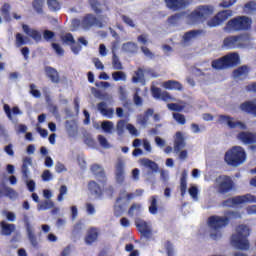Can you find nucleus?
<instances>
[{
	"label": "nucleus",
	"mask_w": 256,
	"mask_h": 256,
	"mask_svg": "<svg viewBox=\"0 0 256 256\" xmlns=\"http://www.w3.org/2000/svg\"><path fill=\"white\" fill-rule=\"evenodd\" d=\"M215 8L213 6H199L196 10L191 12L190 19L194 23H203L213 15Z\"/></svg>",
	"instance_id": "423d86ee"
},
{
	"label": "nucleus",
	"mask_w": 256,
	"mask_h": 256,
	"mask_svg": "<svg viewBox=\"0 0 256 256\" xmlns=\"http://www.w3.org/2000/svg\"><path fill=\"white\" fill-rule=\"evenodd\" d=\"M27 37L23 36L21 33L16 34V47H23V45H27Z\"/></svg>",
	"instance_id": "3c124183"
},
{
	"label": "nucleus",
	"mask_w": 256,
	"mask_h": 256,
	"mask_svg": "<svg viewBox=\"0 0 256 256\" xmlns=\"http://www.w3.org/2000/svg\"><path fill=\"white\" fill-rule=\"evenodd\" d=\"M224 161L230 167H239L243 165L244 161H247V153L241 146H233L224 155Z\"/></svg>",
	"instance_id": "7ed1b4c3"
},
{
	"label": "nucleus",
	"mask_w": 256,
	"mask_h": 256,
	"mask_svg": "<svg viewBox=\"0 0 256 256\" xmlns=\"http://www.w3.org/2000/svg\"><path fill=\"white\" fill-rule=\"evenodd\" d=\"M26 231L32 247H34V249H39V242L37 241V236L33 232V228L31 227V224L29 223L26 224Z\"/></svg>",
	"instance_id": "a878e982"
},
{
	"label": "nucleus",
	"mask_w": 256,
	"mask_h": 256,
	"mask_svg": "<svg viewBox=\"0 0 256 256\" xmlns=\"http://www.w3.org/2000/svg\"><path fill=\"white\" fill-rule=\"evenodd\" d=\"M88 189L92 195H95L98 198L103 197V189L95 181H90L88 183Z\"/></svg>",
	"instance_id": "bb28decb"
},
{
	"label": "nucleus",
	"mask_w": 256,
	"mask_h": 256,
	"mask_svg": "<svg viewBox=\"0 0 256 256\" xmlns=\"http://www.w3.org/2000/svg\"><path fill=\"white\" fill-rule=\"evenodd\" d=\"M245 203H256V196L251 194H245L242 196H235L222 201V207H237V205H243Z\"/></svg>",
	"instance_id": "0eeeda50"
},
{
	"label": "nucleus",
	"mask_w": 256,
	"mask_h": 256,
	"mask_svg": "<svg viewBox=\"0 0 256 256\" xmlns=\"http://www.w3.org/2000/svg\"><path fill=\"white\" fill-rule=\"evenodd\" d=\"M168 9L173 11H179L182 7H185V0H165Z\"/></svg>",
	"instance_id": "c756f323"
},
{
	"label": "nucleus",
	"mask_w": 256,
	"mask_h": 256,
	"mask_svg": "<svg viewBox=\"0 0 256 256\" xmlns=\"http://www.w3.org/2000/svg\"><path fill=\"white\" fill-rule=\"evenodd\" d=\"M157 199H159V196L157 195L150 197V200H149L150 206L148 208L150 215H157V212L159 211V206L157 205Z\"/></svg>",
	"instance_id": "c9c22d12"
},
{
	"label": "nucleus",
	"mask_w": 256,
	"mask_h": 256,
	"mask_svg": "<svg viewBox=\"0 0 256 256\" xmlns=\"http://www.w3.org/2000/svg\"><path fill=\"white\" fill-rule=\"evenodd\" d=\"M125 120H120L117 122V125H116V130H117V134L119 136L123 135V133H125Z\"/></svg>",
	"instance_id": "5fc2aeb1"
},
{
	"label": "nucleus",
	"mask_w": 256,
	"mask_h": 256,
	"mask_svg": "<svg viewBox=\"0 0 256 256\" xmlns=\"http://www.w3.org/2000/svg\"><path fill=\"white\" fill-rule=\"evenodd\" d=\"M81 27L84 29V31H89V29H92V27L103 29L105 25L101 22V20L97 19V16L92 13H88L81 19Z\"/></svg>",
	"instance_id": "6e6552de"
},
{
	"label": "nucleus",
	"mask_w": 256,
	"mask_h": 256,
	"mask_svg": "<svg viewBox=\"0 0 256 256\" xmlns=\"http://www.w3.org/2000/svg\"><path fill=\"white\" fill-rule=\"evenodd\" d=\"M60 41H62L63 45H75V37L73 34L68 32L66 34L60 35Z\"/></svg>",
	"instance_id": "58836bf2"
},
{
	"label": "nucleus",
	"mask_w": 256,
	"mask_h": 256,
	"mask_svg": "<svg viewBox=\"0 0 256 256\" xmlns=\"http://www.w3.org/2000/svg\"><path fill=\"white\" fill-rule=\"evenodd\" d=\"M43 38L46 41H51L52 39L55 38V32L51 31V30H44L43 32Z\"/></svg>",
	"instance_id": "69168bd1"
},
{
	"label": "nucleus",
	"mask_w": 256,
	"mask_h": 256,
	"mask_svg": "<svg viewBox=\"0 0 256 256\" xmlns=\"http://www.w3.org/2000/svg\"><path fill=\"white\" fill-rule=\"evenodd\" d=\"M237 233L232 235L231 243L236 247V249H240V251L249 250V240L247 239L251 233V229L249 226L241 224L236 228Z\"/></svg>",
	"instance_id": "f257e3e1"
},
{
	"label": "nucleus",
	"mask_w": 256,
	"mask_h": 256,
	"mask_svg": "<svg viewBox=\"0 0 256 256\" xmlns=\"http://www.w3.org/2000/svg\"><path fill=\"white\" fill-rule=\"evenodd\" d=\"M229 225V218L228 217H222L213 215L208 218V226L212 231H215L216 233H211L210 237L214 241H217V239H221V229L223 227H227Z\"/></svg>",
	"instance_id": "20e7f679"
},
{
	"label": "nucleus",
	"mask_w": 256,
	"mask_h": 256,
	"mask_svg": "<svg viewBox=\"0 0 256 256\" xmlns=\"http://www.w3.org/2000/svg\"><path fill=\"white\" fill-rule=\"evenodd\" d=\"M55 204L51 200H45L38 205L39 211H47V209H53Z\"/></svg>",
	"instance_id": "49530a36"
},
{
	"label": "nucleus",
	"mask_w": 256,
	"mask_h": 256,
	"mask_svg": "<svg viewBox=\"0 0 256 256\" xmlns=\"http://www.w3.org/2000/svg\"><path fill=\"white\" fill-rule=\"evenodd\" d=\"M44 7H45V1L43 0L32 1V9L35 11V13H37V15H43L45 13Z\"/></svg>",
	"instance_id": "f704fd0d"
},
{
	"label": "nucleus",
	"mask_w": 256,
	"mask_h": 256,
	"mask_svg": "<svg viewBox=\"0 0 256 256\" xmlns=\"http://www.w3.org/2000/svg\"><path fill=\"white\" fill-rule=\"evenodd\" d=\"M122 49L126 53H135L137 51V44L133 42H127L123 44Z\"/></svg>",
	"instance_id": "09e8293b"
},
{
	"label": "nucleus",
	"mask_w": 256,
	"mask_h": 256,
	"mask_svg": "<svg viewBox=\"0 0 256 256\" xmlns=\"http://www.w3.org/2000/svg\"><path fill=\"white\" fill-rule=\"evenodd\" d=\"M115 177L118 183L125 181V163L121 160L115 165Z\"/></svg>",
	"instance_id": "a211bd4d"
},
{
	"label": "nucleus",
	"mask_w": 256,
	"mask_h": 256,
	"mask_svg": "<svg viewBox=\"0 0 256 256\" xmlns=\"http://www.w3.org/2000/svg\"><path fill=\"white\" fill-rule=\"evenodd\" d=\"M136 227L140 233L141 239H153V228L145 220L139 219L136 221Z\"/></svg>",
	"instance_id": "9b49d317"
},
{
	"label": "nucleus",
	"mask_w": 256,
	"mask_h": 256,
	"mask_svg": "<svg viewBox=\"0 0 256 256\" xmlns=\"http://www.w3.org/2000/svg\"><path fill=\"white\" fill-rule=\"evenodd\" d=\"M212 67H213V69H216L218 71L221 69H227L224 56L219 59L213 60Z\"/></svg>",
	"instance_id": "79ce46f5"
},
{
	"label": "nucleus",
	"mask_w": 256,
	"mask_h": 256,
	"mask_svg": "<svg viewBox=\"0 0 256 256\" xmlns=\"http://www.w3.org/2000/svg\"><path fill=\"white\" fill-rule=\"evenodd\" d=\"M0 227L2 235H6V237H9L15 231V224H9L5 221L0 223Z\"/></svg>",
	"instance_id": "72a5a7b5"
},
{
	"label": "nucleus",
	"mask_w": 256,
	"mask_h": 256,
	"mask_svg": "<svg viewBox=\"0 0 256 256\" xmlns=\"http://www.w3.org/2000/svg\"><path fill=\"white\" fill-rule=\"evenodd\" d=\"M166 252L168 256H175V250L173 249V244L169 241L166 242Z\"/></svg>",
	"instance_id": "338daca9"
},
{
	"label": "nucleus",
	"mask_w": 256,
	"mask_h": 256,
	"mask_svg": "<svg viewBox=\"0 0 256 256\" xmlns=\"http://www.w3.org/2000/svg\"><path fill=\"white\" fill-rule=\"evenodd\" d=\"M81 231H83V223L77 222L72 230L73 235H80Z\"/></svg>",
	"instance_id": "0e129e2a"
},
{
	"label": "nucleus",
	"mask_w": 256,
	"mask_h": 256,
	"mask_svg": "<svg viewBox=\"0 0 256 256\" xmlns=\"http://www.w3.org/2000/svg\"><path fill=\"white\" fill-rule=\"evenodd\" d=\"M141 164L146 169H149L151 173H157V171H159V165L155 161L149 160L148 158H143L141 160Z\"/></svg>",
	"instance_id": "cd10ccee"
},
{
	"label": "nucleus",
	"mask_w": 256,
	"mask_h": 256,
	"mask_svg": "<svg viewBox=\"0 0 256 256\" xmlns=\"http://www.w3.org/2000/svg\"><path fill=\"white\" fill-rule=\"evenodd\" d=\"M98 142L101 147H104V149H109V142L107 141V138H105V136L98 135Z\"/></svg>",
	"instance_id": "e2e57ef3"
},
{
	"label": "nucleus",
	"mask_w": 256,
	"mask_h": 256,
	"mask_svg": "<svg viewBox=\"0 0 256 256\" xmlns=\"http://www.w3.org/2000/svg\"><path fill=\"white\" fill-rule=\"evenodd\" d=\"M52 49H54L56 55H59L60 57H63L65 55V50L61 47V45L57 43L51 44Z\"/></svg>",
	"instance_id": "6e6d98bb"
},
{
	"label": "nucleus",
	"mask_w": 256,
	"mask_h": 256,
	"mask_svg": "<svg viewBox=\"0 0 256 256\" xmlns=\"http://www.w3.org/2000/svg\"><path fill=\"white\" fill-rule=\"evenodd\" d=\"M236 41H237L238 49H241L249 45L251 41V37L249 36V34L236 35Z\"/></svg>",
	"instance_id": "2f4dec72"
},
{
	"label": "nucleus",
	"mask_w": 256,
	"mask_h": 256,
	"mask_svg": "<svg viewBox=\"0 0 256 256\" xmlns=\"http://www.w3.org/2000/svg\"><path fill=\"white\" fill-rule=\"evenodd\" d=\"M33 160H31L30 157H25L23 159V164L21 167V173H22V177L23 179H29V165H32Z\"/></svg>",
	"instance_id": "7c9ffc66"
},
{
	"label": "nucleus",
	"mask_w": 256,
	"mask_h": 256,
	"mask_svg": "<svg viewBox=\"0 0 256 256\" xmlns=\"http://www.w3.org/2000/svg\"><path fill=\"white\" fill-rule=\"evenodd\" d=\"M229 17H233V10H222L210 19L207 22V25L208 27H219V25H221V23H225Z\"/></svg>",
	"instance_id": "1a4fd4ad"
},
{
	"label": "nucleus",
	"mask_w": 256,
	"mask_h": 256,
	"mask_svg": "<svg viewBox=\"0 0 256 256\" xmlns=\"http://www.w3.org/2000/svg\"><path fill=\"white\" fill-rule=\"evenodd\" d=\"M253 24V20L247 16H236L230 19L225 27V33H239V31H249L251 29V25Z\"/></svg>",
	"instance_id": "f03ea898"
},
{
	"label": "nucleus",
	"mask_w": 256,
	"mask_h": 256,
	"mask_svg": "<svg viewBox=\"0 0 256 256\" xmlns=\"http://www.w3.org/2000/svg\"><path fill=\"white\" fill-rule=\"evenodd\" d=\"M236 139L241 141L244 145H253V143H256V134L253 132L242 131L237 134Z\"/></svg>",
	"instance_id": "ddd939ff"
},
{
	"label": "nucleus",
	"mask_w": 256,
	"mask_h": 256,
	"mask_svg": "<svg viewBox=\"0 0 256 256\" xmlns=\"http://www.w3.org/2000/svg\"><path fill=\"white\" fill-rule=\"evenodd\" d=\"M112 79L114 81H127V74L123 71H116L112 73Z\"/></svg>",
	"instance_id": "8fccbe9b"
},
{
	"label": "nucleus",
	"mask_w": 256,
	"mask_h": 256,
	"mask_svg": "<svg viewBox=\"0 0 256 256\" xmlns=\"http://www.w3.org/2000/svg\"><path fill=\"white\" fill-rule=\"evenodd\" d=\"M163 92H161V88L159 87H152L151 88V94L154 99H161V95Z\"/></svg>",
	"instance_id": "bf43d9fd"
},
{
	"label": "nucleus",
	"mask_w": 256,
	"mask_h": 256,
	"mask_svg": "<svg viewBox=\"0 0 256 256\" xmlns=\"http://www.w3.org/2000/svg\"><path fill=\"white\" fill-rule=\"evenodd\" d=\"M219 123H224L229 127V129H241L245 131L247 129V124L239 120L235 121V118L227 115H220L218 118Z\"/></svg>",
	"instance_id": "9d476101"
},
{
	"label": "nucleus",
	"mask_w": 256,
	"mask_h": 256,
	"mask_svg": "<svg viewBox=\"0 0 256 256\" xmlns=\"http://www.w3.org/2000/svg\"><path fill=\"white\" fill-rule=\"evenodd\" d=\"M67 195V186L62 185L59 189L58 201H63V196Z\"/></svg>",
	"instance_id": "774afa93"
},
{
	"label": "nucleus",
	"mask_w": 256,
	"mask_h": 256,
	"mask_svg": "<svg viewBox=\"0 0 256 256\" xmlns=\"http://www.w3.org/2000/svg\"><path fill=\"white\" fill-rule=\"evenodd\" d=\"M132 77V83H145V70L143 68H138L137 71L134 72Z\"/></svg>",
	"instance_id": "4c0bfd02"
},
{
	"label": "nucleus",
	"mask_w": 256,
	"mask_h": 256,
	"mask_svg": "<svg viewBox=\"0 0 256 256\" xmlns=\"http://www.w3.org/2000/svg\"><path fill=\"white\" fill-rule=\"evenodd\" d=\"M3 109L6 114V117H8L10 121H13V115H21V110L17 106H14L11 110L9 104H4Z\"/></svg>",
	"instance_id": "c85d7f7f"
},
{
	"label": "nucleus",
	"mask_w": 256,
	"mask_h": 256,
	"mask_svg": "<svg viewBox=\"0 0 256 256\" xmlns=\"http://www.w3.org/2000/svg\"><path fill=\"white\" fill-rule=\"evenodd\" d=\"M139 91H141V89H136V92L133 95V101L136 107H141V105H143V98L139 96Z\"/></svg>",
	"instance_id": "864d4df0"
},
{
	"label": "nucleus",
	"mask_w": 256,
	"mask_h": 256,
	"mask_svg": "<svg viewBox=\"0 0 256 256\" xmlns=\"http://www.w3.org/2000/svg\"><path fill=\"white\" fill-rule=\"evenodd\" d=\"M97 109L103 117H107V119H113V115H115V109L107 108V103L100 102L97 104Z\"/></svg>",
	"instance_id": "6ab92c4d"
},
{
	"label": "nucleus",
	"mask_w": 256,
	"mask_h": 256,
	"mask_svg": "<svg viewBox=\"0 0 256 256\" xmlns=\"http://www.w3.org/2000/svg\"><path fill=\"white\" fill-rule=\"evenodd\" d=\"M180 193L181 197H185L187 194V172H183L180 178Z\"/></svg>",
	"instance_id": "ea45409f"
},
{
	"label": "nucleus",
	"mask_w": 256,
	"mask_h": 256,
	"mask_svg": "<svg viewBox=\"0 0 256 256\" xmlns=\"http://www.w3.org/2000/svg\"><path fill=\"white\" fill-rule=\"evenodd\" d=\"M90 170L93 173V175H95L99 183H107V176L105 175V170L103 169V166L99 164H93Z\"/></svg>",
	"instance_id": "4468645a"
},
{
	"label": "nucleus",
	"mask_w": 256,
	"mask_h": 256,
	"mask_svg": "<svg viewBox=\"0 0 256 256\" xmlns=\"http://www.w3.org/2000/svg\"><path fill=\"white\" fill-rule=\"evenodd\" d=\"M121 19L123 21V23H125L126 25H128V27H132L135 28V22H133V19H131L129 16L127 15H122Z\"/></svg>",
	"instance_id": "052dcab7"
},
{
	"label": "nucleus",
	"mask_w": 256,
	"mask_h": 256,
	"mask_svg": "<svg viewBox=\"0 0 256 256\" xmlns=\"http://www.w3.org/2000/svg\"><path fill=\"white\" fill-rule=\"evenodd\" d=\"M44 71H45L46 77H48V79H50L52 83H59V81H61V78L59 76V72L57 71V69L51 66H46Z\"/></svg>",
	"instance_id": "aec40b11"
},
{
	"label": "nucleus",
	"mask_w": 256,
	"mask_h": 256,
	"mask_svg": "<svg viewBox=\"0 0 256 256\" xmlns=\"http://www.w3.org/2000/svg\"><path fill=\"white\" fill-rule=\"evenodd\" d=\"M47 5L49 11L57 12L61 9V3H59L57 0H47Z\"/></svg>",
	"instance_id": "a18cd8bd"
},
{
	"label": "nucleus",
	"mask_w": 256,
	"mask_h": 256,
	"mask_svg": "<svg viewBox=\"0 0 256 256\" xmlns=\"http://www.w3.org/2000/svg\"><path fill=\"white\" fill-rule=\"evenodd\" d=\"M173 119H175L179 123V125H185V123H187V120L185 119V115L181 113H174Z\"/></svg>",
	"instance_id": "13d9d810"
},
{
	"label": "nucleus",
	"mask_w": 256,
	"mask_h": 256,
	"mask_svg": "<svg viewBox=\"0 0 256 256\" xmlns=\"http://www.w3.org/2000/svg\"><path fill=\"white\" fill-rule=\"evenodd\" d=\"M117 42L112 43V67L116 71H122L123 64L121 63V60H119V56H117Z\"/></svg>",
	"instance_id": "dca6fc26"
},
{
	"label": "nucleus",
	"mask_w": 256,
	"mask_h": 256,
	"mask_svg": "<svg viewBox=\"0 0 256 256\" xmlns=\"http://www.w3.org/2000/svg\"><path fill=\"white\" fill-rule=\"evenodd\" d=\"M96 95H98L99 99H102L103 101H113V96L108 93H101V91H97Z\"/></svg>",
	"instance_id": "680f3d73"
},
{
	"label": "nucleus",
	"mask_w": 256,
	"mask_h": 256,
	"mask_svg": "<svg viewBox=\"0 0 256 256\" xmlns=\"http://www.w3.org/2000/svg\"><path fill=\"white\" fill-rule=\"evenodd\" d=\"M139 213H141V204L133 203L128 210L129 217H134Z\"/></svg>",
	"instance_id": "c03bdc74"
},
{
	"label": "nucleus",
	"mask_w": 256,
	"mask_h": 256,
	"mask_svg": "<svg viewBox=\"0 0 256 256\" xmlns=\"http://www.w3.org/2000/svg\"><path fill=\"white\" fill-rule=\"evenodd\" d=\"M216 183V191L220 195H227V193H231V191H235V182L231 176L220 175L215 180Z\"/></svg>",
	"instance_id": "39448f33"
},
{
	"label": "nucleus",
	"mask_w": 256,
	"mask_h": 256,
	"mask_svg": "<svg viewBox=\"0 0 256 256\" xmlns=\"http://www.w3.org/2000/svg\"><path fill=\"white\" fill-rule=\"evenodd\" d=\"M101 128L105 133H111V131H113V122L104 121L101 125Z\"/></svg>",
	"instance_id": "4d7b16f0"
},
{
	"label": "nucleus",
	"mask_w": 256,
	"mask_h": 256,
	"mask_svg": "<svg viewBox=\"0 0 256 256\" xmlns=\"http://www.w3.org/2000/svg\"><path fill=\"white\" fill-rule=\"evenodd\" d=\"M167 107L170 111H177L178 113H181V111H183V109H185V104L179 105L177 103H169V104H167Z\"/></svg>",
	"instance_id": "603ef678"
},
{
	"label": "nucleus",
	"mask_w": 256,
	"mask_h": 256,
	"mask_svg": "<svg viewBox=\"0 0 256 256\" xmlns=\"http://www.w3.org/2000/svg\"><path fill=\"white\" fill-rule=\"evenodd\" d=\"M251 71V68L247 65H242L238 67L237 69L233 70L232 75L234 79H247L249 77V73Z\"/></svg>",
	"instance_id": "f3484780"
},
{
	"label": "nucleus",
	"mask_w": 256,
	"mask_h": 256,
	"mask_svg": "<svg viewBox=\"0 0 256 256\" xmlns=\"http://www.w3.org/2000/svg\"><path fill=\"white\" fill-rule=\"evenodd\" d=\"M202 33L203 30H190L183 35V41L184 43H189L191 39H196V37H199Z\"/></svg>",
	"instance_id": "e433bc0d"
},
{
	"label": "nucleus",
	"mask_w": 256,
	"mask_h": 256,
	"mask_svg": "<svg viewBox=\"0 0 256 256\" xmlns=\"http://www.w3.org/2000/svg\"><path fill=\"white\" fill-rule=\"evenodd\" d=\"M155 113V110L153 108H148L144 114H141L138 116V123L140 125H147L149 122V117H153V114Z\"/></svg>",
	"instance_id": "473e14b6"
},
{
	"label": "nucleus",
	"mask_w": 256,
	"mask_h": 256,
	"mask_svg": "<svg viewBox=\"0 0 256 256\" xmlns=\"http://www.w3.org/2000/svg\"><path fill=\"white\" fill-rule=\"evenodd\" d=\"M99 239V230L97 228H90L85 236L86 245H93Z\"/></svg>",
	"instance_id": "412c9836"
},
{
	"label": "nucleus",
	"mask_w": 256,
	"mask_h": 256,
	"mask_svg": "<svg viewBox=\"0 0 256 256\" xmlns=\"http://www.w3.org/2000/svg\"><path fill=\"white\" fill-rule=\"evenodd\" d=\"M164 89L169 91H183V84L177 80H168L163 83Z\"/></svg>",
	"instance_id": "393cba45"
},
{
	"label": "nucleus",
	"mask_w": 256,
	"mask_h": 256,
	"mask_svg": "<svg viewBox=\"0 0 256 256\" xmlns=\"http://www.w3.org/2000/svg\"><path fill=\"white\" fill-rule=\"evenodd\" d=\"M185 137H183V133L176 132V138L174 140V151L175 153H179L181 149H185Z\"/></svg>",
	"instance_id": "5701e85b"
},
{
	"label": "nucleus",
	"mask_w": 256,
	"mask_h": 256,
	"mask_svg": "<svg viewBox=\"0 0 256 256\" xmlns=\"http://www.w3.org/2000/svg\"><path fill=\"white\" fill-rule=\"evenodd\" d=\"M124 197H126L127 201H131V199H135V194L128 193L125 190L120 191V196L116 199V203H121Z\"/></svg>",
	"instance_id": "de8ad7c7"
},
{
	"label": "nucleus",
	"mask_w": 256,
	"mask_h": 256,
	"mask_svg": "<svg viewBox=\"0 0 256 256\" xmlns=\"http://www.w3.org/2000/svg\"><path fill=\"white\" fill-rule=\"evenodd\" d=\"M239 62L240 58L239 54L237 53L224 56V63L226 65V69H228V67H236V65H239Z\"/></svg>",
	"instance_id": "4be33fe9"
},
{
	"label": "nucleus",
	"mask_w": 256,
	"mask_h": 256,
	"mask_svg": "<svg viewBox=\"0 0 256 256\" xmlns=\"http://www.w3.org/2000/svg\"><path fill=\"white\" fill-rule=\"evenodd\" d=\"M240 111L246 115H253L256 117V98L254 100H246L239 105Z\"/></svg>",
	"instance_id": "f8f14e48"
},
{
	"label": "nucleus",
	"mask_w": 256,
	"mask_h": 256,
	"mask_svg": "<svg viewBox=\"0 0 256 256\" xmlns=\"http://www.w3.org/2000/svg\"><path fill=\"white\" fill-rule=\"evenodd\" d=\"M89 5L91 9L96 13V15H100V13H103V10H101V2L99 0H88Z\"/></svg>",
	"instance_id": "37998d69"
},
{
	"label": "nucleus",
	"mask_w": 256,
	"mask_h": 256,
	"mask_svg": "<svg viewBox=\"0 0 256 256\" xmlns=\"http://www.w3.org/2000/svg\"><path fill=\"white\" fill-rule=\"evenodd\" d=\"M2 17L5 21H11V5L9 3H4L1 8Z\"/></svg>",
	"instance_id": "a19ab883"
},
{
	"label": "nucleus",
	"mask_w": 256,
	"mask_h": 256,
	"mask_svg": "<svg viewBox=\"0 0 256 256\" xmlns=\"http://www.w3.org/2000/svg\"><path fill=\"white\" fill-rule=\"evenodd\" d=\"M222 49H238L237 36H228L224 38L222 43Z\"/></svg>",
	"instance_id": "b1692460"
},
{
	"label": "nucleus",
	"mask_w": 256,
	"mask_h": 256,
	"mask_svg": "<svg viewBox=\"0 0 256 256\" xmlns=\"http://www.w3.org/2000/svg\"><path fill=\"white\" fill-rule=\"evenodd\" d=\"M22 30L24 31L25 35L31 37L33 41H35L36 43H41L43 36L41 35V32H39V30L32 29L27 24L22 25Z\"/></svg>",
	"instance_id": "2eb2a0df"
}]
</instances>
